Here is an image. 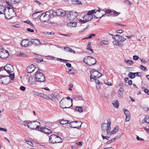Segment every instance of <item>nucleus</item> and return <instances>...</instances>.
<instances>
[{"instance_id":"nucleus-51","label":"nucleus","mask_w":149,"mask_h":149,"mask_svg":"<svg viewBox=\"0 0 149 149\" xmlns=\"http://www.w3.org/2000/svg\"><path fill=\"white\" fill-rule=\"evenodd\" d=\"M78 22L81 24L84 23L86 22L85 21L84 19L83 20L81 19H79L78 20Z\"/></svg>"},{"instance_id":"nucleus-37","label":"nucleus","mask_w":149,"mask_h":149,"mask_svg":"<svg viewBox=\"0 0 149 149\" xmlns=\"http://www.w3.org/2000/svg\"><path fill=\"white\" fill-rule=\"evenodd\" d=\"M113 43L114 44L117 46H119L120 47H121L122 45V44L121 43L118 42L117 41H113Z\"/></svg>"},{"instance_id":"nucleus-16","label":"nucleus","mask_w":149,"mask_h":149,"mask_svg":"<svg viewBox=\"0 0 149 149\" xmlns=\"http://www.w3.org/2000/svg\"><path fill=\"white\" fill-rule=\"evenodd\" d=\"M49 17H48L45 13L42 14L40 17V20L43 22H45L49 19Z\"/></svg>"},{"instance_id":"nucleus-25","label":"nucleus","mask_w":149,"mask_h":149,"mask_svg":"<svg viewBox=\"0 0 149 149\" xmlns=\"http://www.w3.org/2000/svg\"><path fill=\"white\" fill-rule=\"evenodd\" d=\"M124 90L122 88H120L118 92V97L121 98H122L123 97V93L124 92Z\"/></svg>"},{"instance_id":"nucleus-27","label":"nucleus","mask_w":149,"mask_h":149,"mask_svg":"<svg viewBox=\"0 0 149 149\" xmlns=\"http://www.w3.org/2000/svg\"><path fill=\"white\" fill-rule=\"evenodd\" d=\"M101 11H102V12H103V11L102 10H97L96 12H95V10H92L91 11H89L88 12V14H90L92 15L93 14V13H96V12H98L99 13H100Z\"/></svg>"},{"instance_id":"nucleus-56","label":"nucleus","mask_w":149,"mask_h":149,"mask_svg":"<svg viewBox=\"0 0 149 149\" xmlns=\"http://www.w3.org/2000/svg\"><path fill=\"white\" fill-rule=\"evenodd\" d=\"M20 89L22 91H24L26 90V88L24 86H21L20 87Z\"/></svg>"},{"instance_id":"nucleus-58","label":"nucleus","mask_w":149,"mask_h":149,"mask_svg":"<svg viewBox=\"0 0 149 149\" xmlns=\"http://www.w3.org/2000/svg\"><path fill=\"white\" fill-rule=\"evenodd\" d=\"M73 98L74 99H75L76 100H78L79 99V97H77L76 95H73Z\"/></svg>"},{"instance_id":"nucleus-60","label":"nucleus","mask_w":149,"mask_h":149,"mask_svg":"<svg viewBox=\"0 0 149 149\" xmlns=\"http://www.w3.org/2000/svg\"><path fill=\"white\" fill-rule=\"evenodd\" d=\"M36 61L40 63L42 61H43V60L42 59H41L36 58Z\"/></svg>"},{"instance_id":"nucleus-33","label":"nucleus","mask_w":149,"mask_h":149,"mask_svg":"<svg viewBox=\"0 0 149 149\" xmlns=\"http://www.w3.org/2000/svg\"><path fill=\"white\" fill-rule=\"evenodd\" d=\"M129 77L131 79H133L135 77V75L134 73L132 72H130L128 74Z\"/></svg>"},{"instance_id":"nucleus-62","label":"nucleus","mask_w":149,"mask_h":149,"mask_svg":"<svg viewBox=\"0 0 149 149\" xmlns=\"http://www.w3.org/2000/svg\"><path fill=\"white\" fill-rule=\"evenodd\" d=\"M0 131L6 132L7 131V130L6 128L0 127Z\"/></svg>"},{"instance_id":"nucleus-18","label":"nucleus","mask_w":149,"mask_h":149,"mask_svg":"<svg viewBox=\"0 0 149 149\" xmlns=\"http://www.w3.org/2000/svg\"><path fill=\"white\" fill-rule=\"evenodd\" d=\"M55 13L58 16H63L65 14V11L61 9L56 10Z\"/></svg>"},{"instance_id":"nucleus-64","label":"nucleus","mask_w":149,"mask_h":149,"mask_svg":"<svg viewBox=\"0 0 149 149\" xmlns=\"http://www.w3.org/2000/svg\"><path fill=\"white\" fill-rule=\"evenodd\" d=\"M144 92L148 95H149V90L147 89H146L144 90Z\"/></svg>"},{"instance_id":"nucleus-32","label":"nucleus","mask_w":149,"mask_h":149,"mask_svg":"<svg viewBox=\"0 0 149 149\" xmlns=\"http://www.w3.org/2000/svg\"><path fill=\"white\" fill-rule=\"evenodd\" d=\"M39 96L46 99H48L49 98V97L46 94H45L43 93H40L39 95Z\"/></svg>"},{"instance_id":"nucleus-36","label":"nucleus","mask_w":149,"mask_h":149,"mask_svg":"<svg viewBox=\"0 0 149 149\" xmlns=\"http://www.w3.org/2000/svg\"><path fill=\"white\" fill-rule=\"evenodd\" d=\"M68 24V26L72 27H75L76 25V23L74 22H70Z\"/></svg>"},{"instance_id":"nucleus-5","label":"nucleus","mask_w":149,"mask_h":149,"mask_svg":"<svg viewBox=\"0 0 149 149\" xmlns=\"http://www.w3.org/2000/svg\"><path fill=\"white\" fill-rule=\"evenodd\" d=\"M38 70L36 72L35 78L36 81L43 82L45 80V77L44 74L40 72L39 69L37 68Z\"/></svg>"},{"instance_id":"nucleus-38","label":"nucleus","mask_w":149,"mask_h":149,"mask_svg":"<svg viewBox=\"0 0 149 149\" xmlns=\"http://www.w3.org/2000/svg\"><path fill=\"white\" fill-rule=\"evenodd\" d=\"M144 120L145 122L149 124V117L146 116L144 118Z\"/></svg>"},{"instance_id":"nucleus-17","label":"nucleus","mask_w":149,"mask_h":149,"mask_svg":"<svg viewBox=\"0 0 149 149\" xmlns=\"http://www.w3.org/2000/svg\"><path fill=\"white\" fill-rule=\"evenodd\" d=\"M93 16L91 14H88V12L87 14L85 15L83 18V19L86 22L87 21L91 20L93 18Z\"/></svg>"},{"instance_id":"nucleus-63","label":"nucleus","mask_w":149,"mask_h":149,"mask_svg":"<svg viewBox=\"0 0 149 149\" xmlns=\"http://www.w3.org/2000/svg\"><path fill=\"white\" fill-rule=\"evenodd\" d=\"M27 31L31 32H34V30L33 29H31L30 28H28L26 29Z\"/></svg>"},{"instance_id":"nucleus-11","label":"nucleus","mask_w":149,"mask_h":149,"mask_svg":"<svg viewBox=\"0 0 149 149\" xmlns=\"http://www.w3.org/2000/svg\"><path fill=\"white\" fill-rule=\"evenodd\" d=\"M78 15L77 12H70L68 15V17L70 20L73 21L76 19Z\"/></svg>"},{"instance_id":"nucleus-49","label":"nucleus","mask_w":149,"mask_h":149,"mask_svg":"<svg viewBox=\"0 0 149 149\" xmlns=\"http://www.w3.org/2000/svg\"><path fill=\"white\" fill-rule=\"evenodd\" d=\"M105 12V14L107 13H110L112 12V10L111 9H107L105 11H104Z\"/></svg>"},{"instance_id":"nucleus-61","label":"nucleus","mask_w":149,"mask_h":149,"mask_svg":"<svg viewBox=\"0 0 149 149\" xmlns=\"http://www.w3.org/2000/svg\"><path fill=\"white\" fill-rule=\"evenodd\" d=\"M102 138L103 139H106L107 140H108L109 139V137L107 136H104L103 135H102Z\"/></svg>"},{"instance_id":"nucleus-9","label":"nucleus","mask_w":149,"mask_h":149,"mask_svg":"<svg viewBox=\"0 0 149 149\" xmlns=\"http://www.w3.org/2000/svg\"><path fill=\"white\" fill-rule=\"evenodd\" d=\"M9 56L8 52L2 48L0 46V57L2 59H5L7 58Z\"/></svg>"},{"instance_id":"nucleus-26","label":"nucleus","mask_w":149,"mask_h":149,"mask_svg":"<svg viewBox=\"0 0 149 149\" xmlns=\"http://www.w3.org/2000/svg\"><path fill=\"white\" fill-rule=\"evenodd\" d=\"M64 49H65V51L67 52H69L71 53H75V51L71 49L70 48L67 47H65L64 48Z\"/></svg>"},{"instance_id":"nucleus-20","label":"nucleus","mask_w":149,"mask_h":149,"mask_svg":"<svg viewBox=\"0 0 149 149\" xmlns=\"http://www.w3.org/2000/svg\"><path fill=\"white\" fill-rule=\"evenodd\" d=\"M126 38L121 36L119 34L116 35V41L118 42H123L126 40Z\"/></svg>"},{"instance_id":"nucleus-46","label":"nucleus","mask_w":149,"mask_h":149,"mask_svg":"<svg viewBox=\"0 0 149 149\" xmlns=\"http://www.w3.org/2000/svg\"><path fill=\"white\" fill-rule=\"evenodd\" d=\"M40 12L39 11H36L34 13H33L32 15V16L33 17H38V15H36V14L38 13H40Z\"/></svg>"},{"instance_id":"nucleus-1","label":"nucleus","mask_w":149,"mask_h":149,"mask_svg":"<svg viewBox=\"0 0 149 149\" xmlns=\"http://www.w3.org/2000/svg\"><path fill=\"white\" fill-rule=\"evenodd\" d=\"M10 77L11 80H13L15 78L14 73L10 74L9 76L0 75V83L5 85L7 84L10 81Z\"/></svg>"},{"instance_id":"nucleus-40","label":"nucleus","mask_w":149,"mask_h":149,"mask_svg":"<svg viewBox=\"0 0 149 149\" xmlns=\"http://www.w3.org/2000/svg\"><path fill=\"white\" fill-rule=\"evenodd\" d=\"M124 113L125 115V116H130V113L129 111L127 109H125L124 110Z\"/></svg>"},{"instance_id":"nucleus-19","label":"nucleus","mask_w":149,"mask_h":149,"mask_svg":"<svg viewBox=\"0 0 149 149\" xmlns=\"http://www.w3.org/2000/svg\"><path fill=\"white\" fill-rule=\"evenodd\" d=\"M29 84L30 85H33L36 84V81L34 77L29 76Z\"/></svg>"},{"instance_id":"nucleus-43","label":"nucleus","mask_w":149,"mask_h":149,"mask_svg":"<svg viewBox=\"0 0 149 149\" xmlns=\"http://www.w3.org/2000/svg\"><path fill=\"white\" fill-rule=\"evenodd\" d=\"M57 60L58 61L63 62L64 63L68 61V60H65L63 59H62L61 58H57Z\"/></svg>"},{"instance_id":"nucleus-2","label":"nucleus","mask_w":149,"mask_h":149,"mask_svg":"<svg viewBox=\"0 0 149 149\" xmlns=\"http://www.w3.org/2000/svg\"><path fill=\"white\" fill-rule=\"evenodd\" d=\"M8 10V11L6 12V10H3V14L5 15L6 18L8 19H10L12 17L15 16L16 15V13L15 12L13 9L10 7H7L6 8Z\"/></svg>"},{"instance_id":"nucleus-28","label":"nucleus","mask_w":149,"mask_h":149,"mask_svg":"<svg viewBox=\"0 0 149 149\" xmlns=\"http://www.w3.org/2000/svg\"><path fill=\"white\" fill-rule=\"evenodd\" d=\"M75 110L79 113H81L83 111L82 107L80 106H77L75 108Z\"/></svg>"},{"instance_id":"nucleus-41","label":"nucleus","mask_w":149,"mask_h":149,"mask_svg":"<svg viewBox=\"0 0 149 149\" xmlns=\"http://www.w3.org/2000/svg\"><path fill=\"white\" fill-rule=\"evenodd\" d=\"M101 45H107L109 43V42L107 40H103L101 42Z\"/></svg>"},{"instance_id":"nucleus-15","label":"nucleus","mask_w":149,"mask_h":149,"mask_svg":"<svg viewBox=\"0 0 149 149\" xmlns=\"http://www.w3.org/2000/svg\"><path fill=\"white\" fill-rule=\"evenodd\" d=\"M39 131L48 134H50L52 133V132L50 130L45 127H40L39 129Z\"/></svg>"},{"instance_id":"nucleus-54","label":"nucleus","mask_w":149,"mask_h":149,"mask_svg":"<svg viewBox=\"0 0 149 149\" xmlns=\"http://www.w3.org/2000/svg\"><path fill=\"white\" fill-rule=\"evenodd\" d=\"M140 67L141 70H146V67H144L142 65H140Z\"/></svg>"},{"instance_id":"nucleus-29","label":"nucleus","mask_w":149,"mask_h":149,"mask_svg":"<svg viewBox=\"0 0 149 149\" xmlns=\"http://www.w3.org/2000/svg\"><path fill=\"white\" fill-rule=\"evenodd\" d=\"M114 107L117 108L119 107V103L117 100H116L112 103Z\"/></svg>"},{"instance_id":"nucleus-57","label":"nucleus","mask_w":149,"mask_h":149,"mask_svg":"<svg viewBox=\"0 0 149 149\" xmlns=\"http://www.w3.org/2000/svg\"><path fill=\"white\" fill-rule=\"evenodd\" d=\"M91 47V43L90 42H89L87 46V49L89 50L90 49V47Z\"/></svg>"},{"instance_id":"nucleus-10","label":"nucleus","mask_w":149,"mask_h":149,"mask_svg":"<svg viewBox=\"0 0 149 149\" xmlns=\"http://www.w3.org/2000/svg\"><path fill=\"white\" fill-rule=\"evenodd\" d=\"M82 123L79 121H73L70 122L69 124L71 127L74 128H78L81 127Z\"/></svg>"},{"instance_id":"nucleus-31","label":"nucleus","mask_w":149,"mask_h":149,"mask_svg":"<svg viewBox=\"0 0 149 149\" xmlns=\"http://www.w3.org/2000/svg\"><path fill=\"white\" fill-rule=\"evenodd\" d=\"M72 3L74 4H81V1H78L77 0H71Z\"/></svg>"},{"instance_id":"nucleus-48","label":"nucleus","mask_w":149,"mask_h":149,"mask_svg":"<svg viewBox=\"0 0 149 149\" xmlns=\"http://www.w3.org/2000/svg\"><path fill=\"white\" fill-rule=\"evenodd\" d=\"M113 13L115 16H118V15L119 14H120V13L117 12L115 10H113Z\"/></svg>"},{"instance_id":"nucleus-34","label":"nucleus","mask_w":149,"mask_h":149,"mask_svg":"<svg viewBox=\"0 0 149 149\" xmlns=\"http://www.w3.org/2000/svg\"><path fill=\"white\" fill-rule=\"evenodd\" d=\"M24 23H26L29 24L30 26H31L32 27H33V28L34 27V25L29 20H26V21H24Z\"/></svg>"},{"instance_id":"nucleus-13","label":"nucleus","mask_w":149,"mask_h":149,"mask_svg":"<svg viewBox=\"0 0 149 149\" xmlns=\"http://www.w3.org/2000/svg\"><path fill=\"white\" fill-rule=\"evenodd\" d=\"M102 75L98 71L95 70H93V72L92 73V75L90 76V79L91 80V77L93 76V79H95V78H98L100 77Z\"/></svg>"},{"instance_id":"nucleus-14","label":"nucleus","mask_w":149,"mask_h":149,"mask_svg":"<svg viewBox=\"0 0 149 149\" xmlns=\"http://www.w3.org/2000/svg\"><path fill=\"white\" fill-rule=\"evenodd\" d=\"M21 45L23 47H27L32 45V43L31 41H29L28 40L25 39L22 40Z\"/></svg>"},{"instance_id":"nucleus-44","label":"nucleus","mask_w":149,"mask_h":149,"mask_svg":"<svg viewBox=\"0 0 149 149\" xmlns=\"http://www.w3.org/2000/svg\"><path fill=\"white\" fill-rule=\"evenodd\" d=\"M54 97L56 98L57 100H59L60 99V96L57 93H55L54 95Z\"/></svg>"},{"instance_id":"nucleus-39","label":"nucleus","mask_w":149,"mask_h":149,"mask_svg":"<svg viewBox=\"0 0 149 149\" xmlns=\"http://www.w3.org/2000/svg\"><path fill=\"white\" fill-rule=\"evenodd\" d=\"M125 62L130 64V65H131L132 64L134 63V62L130 60H127L126 59H125Z\"/></svg>"},{"instance_id":"nucleus-50","label":"nucleus","mask_w":149,"mask_h":149,"mask_svg":"<svg viewBox=\"0 0 149 149\" xmlns=\"http://www.w3.org/2000/svg\"><path fill=\"white\" fill-rule=\"evenodd\" d=\"M124 2L125 3L129 5L130 6L132 4V3L129 1L125 0V1Z\"/></svg>"},{"instance_id":"nucleus-3","label":"nucleus","mask_w":149,"mask_h":149,"mask_svg":"<svg viewBox=\"0 0 149 149\" xmlns=\"http://www.w3.org/2000/svg\"><path fill=\"white\" fill-rule=\"evenodd\" d=\"M72 99L71 101L66 100L65 98H63L60 101L59 104L60 107L63 108H68L72 106Z\"/></svg>"},{"instance_id":"nucleus-53","label":"nucleus","mask_w":149,"mask_h":149,"mask_svg":"<svg viewBox=\"0 0 149 149\" xmlns=\"http://www.w3.org/2000/svg\"><path fill=\"white\" fill-rule=\"evenodd\" d=\"M19 55L21 57H26V55L23 53H20Z\"/></svg>"},{"instance_id":"nucleus-24","label":"nucleus","mask_w":149,"mask_h":149,"mask_svg":"<svg viewBox=\"0 0 149 149\" xmlns=\"http://www.w3.org/2000/svg\"><path fill=\"white\" fill-rule=\"evenodd\" d=\"M118 126H116L113 128V130L111 131V132H110L109 134V135H111L113 134H116L118 132Z\"/></svg>"},{"instance_id":"nucleus-55","label":"nucleus","mask_w":149,"mask_h":149,"mask_svg":"<svg viewBox=\"0 0 149 149\" xmlns=\"http://www.w3.org/2000/svg\"><path fill=\"white\" fill-rule=\"evenodd\" d=\"M46 34L48 35H54V33L53 31L51 32H46Z\"/></svg>"},{"instance_id":"nucleus-47","label":"nucleus","mask_w":149,"mask_h":149,"mask_svg":"<svg viewBox=\"0 0 149 149\" xmlns=\"http://www.w3.org/2000/svg\"><path fill=\"white\" fill-rule=\"evenodd\" d=\"M126 118L125 119V120L126 122H129L130 119V116H125Z\"/></svg>"},{"instance_id":"nucleus-45","label":"nucleus","mask_w":149,"mask_h":149,"mask_svg":"<svg viewBox=\"0 0 149 149\" xmlns=\"http://www.w3.org/2000/svg\"><path fill=\"white\" fill-rule=\"evenodd\" d=\"M25 143H26L27 144L31 146H33V144L32 143L31 141H27L26 140H25Z\"/></svg>"},{"instance_id":"nucleus-35","label":"nucleus","mask_w":149,"mask_h":149,"mask_svg":"<svg viewBox=\"0 0 149 149\" xmlns=\"http://www.w3.org/2000/svg\"><path fill=\"white\" fill-rule=\"evenodd\" d=\"M53 12V11L52 10H50L49 11H47L46 12L45 14L48 17H49V18H50V15L51 14V13Z\"/></svg>"},{"instance_id":"nucleus-6","label":"nucleus","mask_w":149,"mask_h":149,"mask_svg":"<svg viewBox=\"0 0 149 149\" xmlns=\"http://www.w3.org/2000/svg\"><path fill=\"white\" fill-rule=\"evenodd\" d=\"M83 61L84 63L90 66L94 65L96 63V60L90 56H88L85 58Z\"/></svg>"},{"instance_id":"nucleus-52","label":"nucleus","mask_w":149,"mask_h":149,"mask_svg":"<svg viewBox=\"0 0 149 149\" xmlns=\"http://www.w3.org/2000/svg\"><path fill=\"white\" fill-rule=\"evenodd\" d=\"M133 58V59L136 61L138 60L139 58L138 56L136 55L134 56Z\"/></svg>"},{"instance_id":"nucleus-42","label":"nucleus","mask_w":149,"mask_h":149,"mask_svg":"<svg viewBox=\"0 0 149 149\" xmlns=\"http://www.w3.org/2000/svg\"><path fill=\"white\" fill-rule=\"evenodd\" d=\"M95 35L94 34H91L89 36L86 38H83L82 40L85 39H91L92 38L93 36H95Z\"/></svg>"},{"instance_id":"nucleus-8","label":"nucleus","mask_w":149,"mask_h":149,"mask_svg":"<svg viewBox=\"0 0 149 149\" xmlns=\"http://www.w3.org/2000/svg\"><path fill=\"white\" fill-rule=\"evenodd\" d=\"M40 126V123L39 122L37 121H35L32 122L30 121L27 124V127L32 129H38V130L39 128V127Z\"/></svg>"},{"instance_id":"nucleus-23","label":"nucleus","mask_w":149,"mask_h":149,"mask_svg":"<svg viewBox=\"0 0 149 149\" xmlns=\"http://www.w3.org/2000/svg\"><path fill=\"white\" fill-rule=\"evenodd\" d=\"M31 41L32 43V45L33 44L35 46L39 45L41 43L40 41L38 39H32Z\"/></svg>"},{"instance_id":"nucleus-7","label":"nucleus","mask_w":149,"mask_h":149,"mask_svg":"<svg viewBox=\"0 0 149 149\" xmlns=\"http://www.w3.org/2000/svg\"><path fill=\"white\" fill-rule=\"evenodd\" d=\"M49 141L51 143H55L61 142L62 140L58 136L53 134L50 136Z\"/></svg>"},{"instance_id":"nucleus-59","label":"nucleus","mask_w":149,"mask_h":149,"mask_svg":"<svg viewBox=\"0 0 149 149\" xmlns=\"http://www.w3.org/2000/svg\"><path fill=\"white\" fill-rule=\"evenodd\" d=\"M33 93L35 95H37L38 96H39V95L40 94V93H39L35 91H33Z\"/></svg>"},{"instance_id":"nucleus-30","label":"nucleus","mask_w":149,"mask_h":149,"mask_svg":"<svg viewBox=\"0 0 149 149\" xmlns=\"http://www.w3.org/2000/svg\"><path fill=\"white\" fill-rule=\"evenodd\" d=\"M69 121L67 120H65L64 119H63L60 121V123L61 124H69Z\"/></svg>"},{"instance_id":"nucleus-4","label":"nucleus","mask_w":149,"mask_h":149,"mask_svg":"<svg viewBox=\"0 0 149 149\" xmlns=\"http://www.w3.org/2000/svg\"><path fill=\"white\" fill-rule=\"evenodd\" d=\"M107 123H103L102 125V129L104 132H107V135H109L110 133V131L111 129L110 127L111 121L110 119L107 120Z\"/></svg>"},{"instance_id":"nucleus-22","label":"nucleus","mask_w":149,"mask_h":149,"mask_svg":"<svg viewBox=\"0 0 149 149\" xmlns=\"http://www.w3.org/2000/svg\"><path fill=\"white\" fill-rule=\"evenodd\" d=\"M8 1H6V3L10 6H11L10 4H15L19 2L21 0H8Z\"/></svg>"},{"instance_id":"nucleus-12","label":"nucleus","mask_w":149,"mask_h":149,"mask_svg":"<svg viewBox=\"0 0 149 149\" xmlns=\"http://www.w3.org/2000/svg\"><path fill=\"white\" fill-rule=\"evenodd\" d=\"M4 70L8 73L11 74L13 70V67L12 65L10 64H6L4 67Z\"/></svg>"},{"instance_id":"nucleus-21","label":"nucleus","mask_w":149,"mask_h":149,"mask_svg":"<svg viewBox=\"0 0 149 149\" xmlns=\"http://www.w3.org/2000/svg\"><path fill=\"white\" fill-rule=\"evenodd\" d=\"M35 66L34 65H31L29 67H27V70L28 72V73H30L33 72L35 69H37V68H35Z\"/></svg>"}]
</instances>
